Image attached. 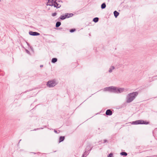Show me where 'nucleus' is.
<instances>
[{"label": "nucleus", "mask_w": 157, "mask_h": 157, "mask_svg": "<svg viewBox=\"0 0 157 157\" xmlns=\"http://www.w3.org/2000/svg\"><path fill=\"white\" fill-rule=\"evenodd\" d=\"M124 88H118L113 86H110L104 88V90L105 91H108L111 93L117 94L121 93L124 91Z\"/></svg>", "instance_id": "f257e3e1"}, {"label": "nucleus", "mask_w": 157, "mask_h": 157, "mask_svg": "<svg viewBox=\"0 0 157 157\" xmlns=\"http://www.w3.org/2000/svg\"><path fill=\"white\" fill-rule=\"evenodd\" d=\"M138 93L137 92H133L129 94L126 98V102L130 103L132 102L138 95Z\"/></svg>", "instance_id": "f03ea898"}, {"label": "nucleus", "mask_w": 157, "mask_h": 157, "mask_svg": "<svg viewBox=\"0 0 157 157\" xmlns=\"http://www.w3.org/2000/svg\"><path fill=\"white\" fill-rule=\"evenodd\" d=\"M56 84V80L53 79L48 81L47 82V86L50 88L54 86Z\"/></svg>", "instance_id": "7ed1b4c3"}, {"label": "nucleus", "mask_w": 157, "mask_h": 157, "mask_svg": "<svg viewBox=\"0 0 157 157\" xmlns=\"http://www.w3.org/2000/svg\"><path fill=\"white\" fill-rule=\"evenodd\" d=\"M29 34L30 35L33 36H38L40 35V33L36 32L30 31L29 32Z\"/></svg>", "instance_id": "20e7f679"}, {"label": "nucleus", "mask_w": 157, "mask_h": 157, "mask_svg": "<svg viewBox=\"0 0 157 157\" xmlns=\"http://www.w3.org/2000/svg\"><path fill=\"white\" fill-rule=\"evenodd\" d=\"M112 114V111L110 109H107L105 112V114L107 116H111Z\"/></svg>", "instance_id": "39448f33"}, {"label": "nucleus", "mask_w": 157, "mask_h": 157, "mask_svg": "<svg viewBox=\"0 0 157 157\" xmlns=\"http://www.w3.org/2000/svg\"><path fill=\"white\" fill-rule=\"evenodd\" d=\"M141 120H138L136 121H133L132 122V124H141Z\"/></svg>", "instance_id": "423d86ee"}, {"label": "nucleus", "mask_w": 157, "mask_h": 157, "mask_svg": "<svg viewBox=\"0 0 157 157\" xmlns=\"http://www.w3.org/2000/svg\"><path fill=\"white\" fill-rule=\"evenodd\" d=\"M65 19L68 18L73 16V14L72 13H66L64 15Z\"/></svg>", "instance_id": "0eeeda50"}, {"label": "nucleus", "mask_w": 157, "mask_h": 157, "mask_svg": "<svg viewBox=\"0 0 157 157\" xmlns=\"http://www.w3.org/2000/svg\"><path fill=\"white\" fill-rule=\"evenodd\" d=\"M92 148L90 146V145H88L86 146L85 148V151L87 152L90 151Z\"/></svg>", "instance_id": "6e6552de"}, {"label": "nucleus", "mask_w": 157, "mask_h": 157, "mask_svg": "<svg viewBox=\"0 0 157 157\" xmlns=\"http://www.w3.org/2000/svg\"><path fill=\"white\" fill-rule=\"evenodd\" d=\"M113 14L115 17L117 18L118 16L119 15V13L117 11L115 10L113 12Z\"/></svg>", "instance_id": "1a4fd4ad"}, {"label": "nucleus", "mask_w": 157, "mask_h": 157, "mask_svg": "<svg viewBox=\"0 0 157 157\" xmlns=\"http://www.w3.org/2000/svg\"><path fill=\"white\" fill-rule=\"evenodd\" d=\"M65 139V137L64 136H60L59 138V142L60 143L63 141Z\"/></svg>", "instance_id": "9d476101"}, {"label": "nucleus", "mask_w": 157, "mask_h": 157, "mask_svg": "<svg viewBox=\"0 0 157 157\" xmlns=\"http://www.w3.org/2000/svg\"><path fill=\"white\" fill-rule=\"evenodd\" d=\"M61 6L60 4L57 3V2L56 3L55 5H54V7H56V8H59Z\"/></svg>", "instance_id": "9b49d317"}, {"label": "nucleus", "mask_w": 157, "mask_h": 157, "mask_svg": "<svg viewBox=\"0 0 157 157\" xmlns=\"http://www.w3.org/2000/svg\"><path fill=\"white\" fill-rule=\"evenodd\" d=\"M141 124H149V122L148 121H144V120H141Z\"/></svg>", "instance_id": "f8f14e48"}, {"label": "nucleus", "mask_w": 157, "mask_h": 157, "mask_svg": "<svg viewBox=\"0 0 157 157\" xmlns=\"http://www.w3.org/2000/svg\"><path fill=\"white\" fill-rule=\"evenodd\" d=\"M106 7V5L105 2L102 3L101 5V8L102 9H104Z\"/></svg>", "instance_id": "ddd939ff"}, {"label": "nucleus", "mask_w": 157, "mask_h": 157, "mask_svg": "<svg viewBox=\"0 0 157 157\" xmlns=\"http://www.w3.org/2000/svg\"><path fill=\"white\" fill-rule=\"evenodd\" d=\"M57 61V59L56 58H53L51 61V62L53 63H55Z\"/></svg>", "instance_id": "4468645a"}, {"label": "nucleus", "mask_w": 157, "mask_h": 157, "mask_svg": "<svg viewBox=\"0 0 157 157\" xmlns=\"http://www.w3.org/2000/svg\"><path fill=\"white\" fill-rule=\"evenodd\" d=\"M120 155L122 156H126L128 155V154L127 152H122L120 153Z\"/></svg>", "instance_id": "2eb2a0df"}, {"label": "nucleus", "mask_w": 157, "mask_h": 157, "mask_svg": "<svg viewBox=\"0 0 157 157\" xmlns=\"http://www.w3.org/2000/svg\"><path fill=\"white\" fill-rule=\"evenodd\" d=\"M61 25V23L60 21H57L56 22V28L59 27Z\"/></svg>", "instance_id": "dca6fc26"}, {"label": "nucleus", "mask_w": 157, "mask_h": 157, "mask_svg": "<svg viewBox=\"0 0 157 157\" xmlns=\"http://www.w3.org/2000/svg\"><path fill=\"white\" fill-rule=\"evenodd\" d=\"M88 152L85 151V152L82 154V157H86L89 154V153L87 154Z\"/></svg>", "instance_id": "f3484780"}, {"label": "nucleus", "mask_w": 157, "mask_h": 157, "mask_svg": "<svg viewBox=\"0 0 157 157\" xmlns=\"http://www.w3.org/2000/svg\"><path fill=\"white\" fill-rule=\"evenodd\" d=\"M60 19L61 20H64L65 19L64 15H61L58 19Z\"/></svg>", "instance_id": "a211bd4d"}, {"label": "nucleus", "mask_w": 157, "mask_h": 157, "mask_svg": "<svg viewBox=\"0 0 157 157\" xmlns=\"http://www.w3.org/2000/svg\"><path fill=\"white\" fill-rule=\"evenodd\" d=\"M99 20V18L97 17L94 18L93 20V21L95 23L97 22Z\"/></svg>", "instance_id": "6ab92c4d"}, {"label": "nucleus", "mask_w": 157, "mask_h": 157, "mask_svg": "<svg viewBox=\"0 0 157 157\" xmlns=\"http://www.w3.org/2000/svg\"><path fill=\"white\" fill-rule=\"evenodd\" d=\"M115 68V67L113 66H112L109 68V72L111 73L112 72V70Z\"/></svg>", "instance_id": "aec40b11"}, {"label": "nucleus", "mask_w": 157, "mask_h": 157, "mask_svg": "<svg viewBox=\"0 0 157 157\" xmlns=\"http://www.w3.org/2000/svg\"><path fill=\"white\" fill-rule=\"evenodd\" d=\"M48 3H49V4L48 5H49V6H54L55 4H54V3H53V2H52V1H51L50 2H49Z\"/></svg>", "instance_id": "412c9836"}, {"label": "nucleus", "mask_w": 157, "mask_h": 157, "mask_svg": "<svg viewBox=\"0 0 157 157\" xmlns=\"http://www.w3.org/2000/svg\"><path fill=\"white\" fill-rule=\"evenodd\" d=\"M75 31H76V29H70V32L71 33H72L74 32Z\"/></svg>", "instance_id": "4be33fe9"}, {"label": "nucleus", "mask_w": 157, "mask_h": 157, "mask_svg": "<svg viewBox=\"0 0 157 157\" xmlns=\"http://www.w3.org/2000/svg\"><path fill=\"white\" fill-rule=\"evenodd\" d=\"M108 157H113V154L112 153H110L109 154Z\"/></svg>", "instance_id": "5701e85b"}, {"label": "nucleus", "mask_w": 157, "mask_h": 157, "mask_svg": "<svg viewBox=\"0 0 157 157\" xmlns=\"http://www.w3.org/2000/svg\"><path fill=\"white\" fill-rule=\"evenodd\" d=\"M57 14V13L56 12H55L54 13H52V16L53 17H55L56 16Z\"/></svg>", "instance_id": "b1692460"}, {"label": "nucleus", "mask_w": 157, "mask_h": 157, "mask_svg": "<svg viewBox=\"0 0 157 157\" xmlns=\"http://www.w3.org/2000/svg\"><path fill=\"white\" fill-rule=\"evenodd\" d=\"M54 132L56 133H57V134H58L60 132V131H59V132H58L57 130H56L55 129H54Z\"/></svg>", "instance_id": "393cba45"}, {"label": "nucleus", "mask_w": 157, "mask_h": 157, "mask_svg": "<svg viewBox=\"0 0 157 157\" xmlns=\"http://www.w3.org/2000/svg\"><path fill=\"white\" fill-rule=\"evenodd\" d=\"M52 2H53L54 4H55L57 2V0H52Z\"/></svg>", "instance_id": "a878e982"}, {"label": "nucleus", "mask_w": 157, "mask_h": 157, "mask_svg": "<svg viewBox=\"0 0 157 157\" xmlns=\"http://www.w3.org/2000/svg\"><path fill=\"white\" fill-rule=\"evenodd\" d=\"M25 51L27 53H28V54H29L30 53V52L29 51V50H28L26 49H25Z\"/></svg>", "instance_id": "bb28decb"}, {"label": "nucleus", "mask_w": 157, "mask_h": 157, "mask_svg": "<svg viewBox=\"0 0 157 157\" xmlns=\"http://www.w3.org/2000/svg\"><path fill=\"white\" fill-rule=\"evenodd\" d=\"M43 128H37V129H34L33 130H37L40 129H43Z\"/></svg>", "instance_id": "cd10ccee"}, {"label": "nucleus", "mask_w": 157, "mask_h": 157, "mask_svg": "<svg viewBox=\"0 0 157 157\" xmlns=\"http://www.w3.org/2000/svg\"><path fill=\"white\" fill-rule=\"evenodd\" d=\"M107 142L108 143V141L106 140H104V143H105V142Z\"/></svg>", "instance_id": "c85d7f7f"}, {"label": "nucleus", "mask_w": 157, "mask_h": 157, "mask_svg": "<svg viewBox=\"0 0 157 157\" xmlns=\"http://www.w3.org/2000/svg\"><path fill=\"white\" fill-rule=\"evenodd\" d=\"M26 44L28 46H29V47L30 46V45L29 43H28L27 42H26Z\"/></svg>", "instance_id": "c756f323"}, {"label": "nucleus", "mask_w": 157, "mask_h": 157, "mask_svg": "<svg viewBox=\"0 0 157 157\" xmlns=\"http://www.w3.org/2000/svg\"><path fill=\"white\" fill-rule=\"evenodd\" d=\"M29 47H30V48L32 50H33V47L32 46H30Z\"/></svg>", "instance_id": "7c9ffc66"}, {"label": "nucleus", "mask_w": 157, "mask_h": 157, "mask_svg": "<svg viewBox=\"0 0 157 157\" xmlns=\"http://www.w3.org/2000/svg\"><path fill=\"white\" fill-rule=\"evenodd\" d=\"M43 67V65H40V67Z\"/></svg>", "instance_id": "2f4dec72"}, {"label": "nucleus", "mask_w": 157, "mask_h": 157, "mask_svg": "<svg viewBox=\"0 0 157 157\" xmlns=\"http://www.w3.org/2000/svg\"><path fill=\"white\" fill-rule=\"evenodd\" d=\"M52 1V0H48V2H50Z\"/></svg>", "instance_id": "473e14b6"}, {"label": "nucleus", "mask_w": 157, "mask_h": 157, "mask_svg": "<svg viewBox=\"0 0 157 157\" xmlns=\"http://www.w3.org/2000/svg\"><path fill=\"white\" fill-rule=\"evenodd\" d=\"M21 140H19V142H18V144H19V143H20V141H21Z\"/></svg>", "instance_id": "72a5a7b5"}, {"label": "nucleus", "mask_w": 157, "mask_h": 157, "mask_svg": "<svg viewBox=\"0 0 157 157\" xmlns=\"http://www.w3.org/2000/svg\"><path fill=\"white\" fill-rule=\"evenodd\" d=\"M60 2V1L58 0L57 2Z\"/></svg>", "instance_id": "f704fd0d"}, {"label": "nucleus", "mask_w": 157, "mask_h": 157, "mask_svg": "<svg viewBox=\"0 0 157 157\" xmlns=\"http://www.w3.org/2000/svg\"><path fill=\"white\" fill-rule=\"evenodd\" d=\"M59 29H62V28H59Z\"/></svg>", "instance_id": "c9c22d12"}, {"label": "nucleus", "mask_w": 157, "mask_h": 157, "mask_svg": "<svg viewBox=\"0 0 157 157\" xmlns=\"http://www.w3.org/2000/svg\"><path fill=\"white\" fill-rule=\"evenodd\" d=\"M44 127L46 128L47 127V126H44Z\"/></svg>", "instance_id": "e433bc0d"}, {"label": "nucleus", "mask_w": 157, "mask_h": 157, "mask_svg": "<svg viewBox=\"0 0 157 157\" xmlns=\"http://www.w3.org/2000/svg\"><path fill=\"white\" fill-rule=\"evenodd\" d=\"M34 154H35L36 153H33Z\"/></svg>", "instance_id": "4c0bfd02"}, {"label": "nucleus", "mask_w": 157, "mask_h": 157, "mask_svg": "<svg viewBox=\"0 0 157 157\" xmlns=\"http://www.w3.org/2000/svg\"><path fill=\"white\" fill-rule=\"evenodd\" d=\"M1 1V0H0V2Z\"/></svg>", "instance_id": "58836bf2"}]
</instances>
